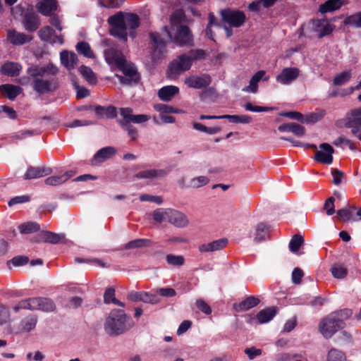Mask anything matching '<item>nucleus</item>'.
Wrapping results in <instances>:
<instances>
[{"mask_svg":"<svg viewBox=\"0 0 361 361\" xmlns=\"http://www.w3.org/2000/svg\"><path fill=\"white\" fill-rule=\"evenodd\" d=\"M133 325L132 319L127 317L123 310L114 309L106 319L104 331L108 335L115 336L123 334Z\"/></svg>","mask_w":361,"mask_h":361,"instance_id":"4","label":"nucleus"},{"mask_svg":"<svg viewBox=\"0 0 361 361\" xmlns=\"http://www.w3.org/2000/svg\"><path fill=\"white\" fill-rule=\"evenodd\" d=\"M244 352L250 360H253L256 357L260 356L262 354V350L261 349L257 348L254 346L245 348Z\"/></svg>","mask_w":361,"mask_h":361,"instance_id":"61","label":"nucleus"},{"mask_svg":"<svg viewBox=\"0 0 361 361\" xmlns=\"http://www.w3.org/2000/svg\"><path fill=\"white\" fill-rule=\"evenodd\" d=\"M18 229L21 233L27 234L37 232L40 229L39 225L36 222H26L20 224Z\"/></svg>","mask_w":361,"mask_h":361,"instance_id":"46","label":"nucleus"},{"mask_svg":"<svg viewBox=\"0 0 361 361\" xmlns=\"http://www.w3.org/2000/svg\"><path fill=\"white\" fill-rule=\"evenodd\" d=\"M184 18L182 10L175 11L171 16V29L164 26L161 32L149 33L150 57L153 63L162 59L166 53V44L173 42L180 46L190 44L192 41V35L187 26L181 25Z\"/></svg>","mask_w":361,"mask_h":361,"instance_id":"1","label":"nucleus"},{"mask_svg":"<svg viewBox=\"0 0 361 361\" xmlns=\"http://www.w3.org/2000/svg\"><path fill=\"white\" fill-rule=\"evenodd\" d=\"M109 23L111 25V34L126 41L128 35L135 37V29L139 26V18L133 13H118L109 17Z\"/></svg>","mask_w":361,"mask_h":361,"instance_id":"3","label":"nucleus"},{"mask_svg":"<svg viewBox=\"0 0 361 361\" xmlns=\"http://www.w3.org/2000/svg\"><path fill=\"white\" fill-rule=\"evenodd\" d=\"M23 23L25 30L30 32L35 31L39 25V18L33 11L25 13Z\"/></svg>","mask_w":361,"mask_h":361,"instance_id":"25","label":"nucleus"},{"mask_svg":"<svg viewBox=\"0 0 361 361\" xmlns=\"http://www.w3.org/2000/svg\"><path fill=\"white\" fill-rule=\"evenodd\" d=\"M166 259L168 264L173 266H181L184 263V258L180 255H168Z\"/></svg>","mask_w":361,"mask_h":361,"instance_id":"59","label":"nucleus"},{"mask_svg":"<svg viewBox=\"0 0 361 361\" xmlns=\"http://www.w3.org/2000/svg\"><path fill=\"white\" fill-rule=\"evenodd\" d=\"M245 109L247 111H252V112H265V111H269L272 109V108H271V107L254 106L250 102L245 104Z\"/></svg>","mask_w":361,"mask_h":361,"instance_id":"63","label":"nucleus"},{"mask_svg":"<svg viewBox=\"0 0 361 361\" xmlns=\"http://www.w3.org/2000/svg\"><path fill=\"white\" fill-rule=\"evenodd\" d=\"M117 150L113 147H106L100 149L94 154L92 161L94 164L103 162L116 154Z\"/></svg>","mask_w":361,"mask_h":361,"instance_id":"26","label":"nucleus"},{"mask_svg":"<svg viewBox=\"0 0 361 361\" xmlns=\"http://www.w3.org/2000/svg\"><path fill=\"white\" fill-rule=\"evenodd\" d=\"M327 361H346V358L343 352L333 348L328 353Z\"/></svg>","mask_w":361,"mask_h":361,"instance_id":"52","label":"nucleus"},{"mask_svg":"<svg viewBox=\"0 0 361 361\" xmlns=\"http://www.w3.org/2000/svg\"><path fill=\"white\" fill-rule=\"evenodd\" d=\"M276 311L274 307H269L261 310L257 314V319L259 324H265L270 322L276 315Z\"/></svg>","mask_w":361,"mask_h":361,"instance_id":"37","label":"nucleus"},{"mask_svg":"<svg viewBox=\"0 0 361 361\" xmlns=\"http://www.w3.org/2000/svg\"><path fill=\"white\" fill-rule=\"evenodd\" d=\"M304 239L301 235H295L289 243L290 250L295 254H299V249L302 245Z\"/></svg>","mask_w":361,"mask_h":361,"instance_id":"50","label":"nucleus"},{"mask_svg":"<svg viewBox=\"0 0 361 361\" xmlns=\"http://www.w3.org/2000/svg\"><path fill=\"white\" fill-rule=\"evenodd\" d=\"M76 50L79 54H81L87 58H94V54L90 44L85 42H80L78 43L76 45Z\"/></svg>","mask_w":361,"mask_h":361,"instance_id":"49","label":"nucleus"},{"mask_svg":"<svg viewBox=\"0 0 361 361\" xmlns=\"http://www.w3.org/2000/svg\"><path fill=\"white\" fill-rule=\"evenodd\" d=\"M60 59L62 65L68 70L71 71L75 68L78 63L77 55L71 51L66 50L62 51L60 54Z\"/></svg>","mask_w":361,"mask_h":361,"instance_id":"22","label":"nucleus"},{"mask_svg":"<svg viewBox=\"0 0 361 361\" xmlns=\"http://www.w3.org/2000/svg\"><path fill=\"white\" fill-rule=\"evenodd\" d=\"M119 123L121 128L126 130L131 140H135L137 137V130L130 123L123 119L119 120Z\"/></svg>","mask_w":361,"mask_h":361,"instance_id":"47","label":"nucleus"},{"mask_svg":"<svg viewBox=\"0 0 361 361\" xmlns=\"http://www.w3.org/2000/svg\"><path fill=\"white\" fill-rule=\"evenodd\" d=\"M166 175V171L163 169H146L138 172L135 176L140 179H155L163 178Z\"/></svg>","mask_w":361,"mask_h":361,"instance_id":"30","label":"nucleus"},{"mask_svg":"<svg viewBox=\"0 0 361 361\" xmlns=\"http://www.w3.org/2000/svg\"><path fill=\"white\" fill-rule=\"evenodd\" d=\"M6 38L8 42L14 46L25 44L32 39V37L31 35L18 32L15 29L7 30Z\"/></svg>","mask_w":361,"mask_h":361,"instance_id":"14","label":"nucleus"},{"mask_svg":"<svg viewBox=\"0 0 361 361\" xmlns=\"http://www.w3.org/2000/svg\"><path fill=\"white\" fill-rule=\"evenodd\" d=\"M154 108L156 111L160 112V113H165V114H178L180 113V111L178 109L173 108L171 106L164 104H157L154 106Z\"/></svg>","mask_w":361,"mask_h":361,"instance_id":"56","label":"nucleus"},{"mask_svg":"<svg viewBox=\"0 0 361 361\" xmlns=\"http://www.w3.org/2000/svg\"><path fill=\"white\" fill-rule=\"evenodd\" d=\"M36 8L42 15L49 16L52 11H56L57 2L56 0H42L36 4Z\"/></svg>","mask_w":361,"mask_h":361,"instance_id":"27","label":"nucleus"},{"mask_svg":"<svg viewBox=\"0 0 361 361\" xmlns=\"http://www.w3.org/2000/svg\"><path fill=\"white\" fill-rule=\"evenodd\" d=\"M346 127L353 130L361 128V107L352 109L346 118Z\"/></svg>","mask_w":361,"mask_h":361,"instance_id":"24","label":"nucleus"},{"mask_svg":"<svg viewBox=\"0 0 361 361\" xmlns=\"http://www.w3.org/2000/svg\"><path fill=\"white\" fill-rule=\"evenodd\" d=\"M128 298L133 302L142 301L152 304H156L159 302V298L157 295L145 291H131L128 293Z\"/></svg>","mask_w":361,"mask_h":361,"instance_id":"15","label":"nucleus"},{"mask_svg":"<svg viewBox=\"0 0 361 361\" xmlns=\"http://www.w3.org/2000/svg\"><path fill=\"white\" fill-rule=\"evenodd\" d=\"M0 92L9 99L14 100L18 95L22 93L23 90L18 85L5 84L0 86Z\"/></svg>","mask_w":361,"mask_h":361,"instance_id":"31","label":"nucleus"},{"mask_svg":"<svg viewBox=\"0 0 361 361\" xmlns=\"http://www.w3.org/2000/svg\"><path fill=\"white\" fill-rule=\"evenodd\" d=\"M309 26L319 38L330 35L335 26L326 18L314 19L309 23Z\"/></svg>","mask_w":361,"mask_h":361,"instance_id":"9","label":"nucleus"},{"mask_svg":"<svg viewBox=\"0 0 361 361\" xmlns=\"http://www.w3.org/2000/svg\"><path fill=\"white\" fill-rule=\"evenodd\" d=\"M58 68L52 63L45 66L34 65L29 67L27 73L32 79L33 90L39 94H45L53 92L56 88V82L54 79L44 78L46 75H55Z\"/></svg>","mask_w":361,"mask_h":361,"instance_id":"2","label":"nucleus"},{"mask_svg":"<svg viewBox=\"0 0 361 361\" xmlns=\"http://www.w3.org/2000/svg\"><path fill=\"white\" fill-rule=\"evenodd\" d=\"M79 72L89 84L94 85L97 83V77L90 68L85 66H81L79 68Z\"/></svg>","mask_w":361,"mask_h":361,"instance_id":"41","label":"nucleus"},{"mask_svg":"<svg viewBox=\"0 0 361 361\" xmlns=\"http://www.w3.org/2000/svg\"><path fill=\"white\" fill-rule=\"evenodd\" d=\"M259 300L258 298L253 296L247 298L238 305H235L234 307L238 312L246 311L258 305Z\"/></svg>","mask_w":361,"mask_h":361,"instance_id":"39","label":"nucleus"},{"mask_svg":"<svg viewBox=\"0 0 361 361\" xmlns=\"http://www.w3.org/2000/svg\"><path fill=\"white\" fill-rule=\"evenodd\" d=\"M298 353H290L287 352H280L274 355V361H293L297 357Z\"/></svg>","mask_w":361,"mask_h":361,"instance_id":"57","label":"nucleus"},{"mask_svg":"<svg viewBox=\"0 0 361 361\" xmlns=\"http://www.w3.org/2000/svg\"><path fill=\"white\" fill-rule=\"evenodd\" d=\"M117 68L122 71L124 75V76L116 75L121 83L131 85L138 82L140 75L136 67L133 63H128L125 60Z\"/></svg>","mask_w":361,"mask_h":361,"instance_id":"8","label":"nucleus"},{"mask_svg":"<svg viewBox=\"0 0 361 361\" xmlns=\"http://www.w3.org/2000/svg\"><path fill=\"white\" fill-rule=\"evenodd\" d=\"M223 21L231 27H238L241 26L245 20V15L243 11L231 9H224L221 11Z\"/></svg>","mask_w":361,"mask_h":361,"instance_id":"10","label":"nucleus"},{"mask_svg":"<svg viewBox=\"0 0 361 361\" xmlns=\"http://www.w3.org/2000/svg\"><path fill=\"white\" fill-rule=\"evenodd\" d=\"M170 208L158 209L153 212V219L159 223L169 222Z\"/></svg>","mask_w":361,"mask_h":361,"instance_id":"43","label":"nucleus"},{"mask_svg":"<svg viewBox=\"0 0 361 361\" xmlns=\"http://www.w3.org/2000/svg\"><path fill=\"white\" fill-rule=\"evenodd\" d=\"M344 323L338 314H330L324 319L319 324L321 334L326 338H331L338 329L343 327Z\"/></svg>","mask_w":361,"mask_h":361,"instance_id":"7","label":"nucleus"},{"mask_svg":"<svg viewBox=\"0 0 361 361\" xmlns=\"http://www.w3.org/2000/svg\"><path fill=\"white\" fill-rule=\"evenodd\" d=\"M299 73V69L297 68H285L276 76V80L282 85H289L298 77Z\"/></svg>","mask_w":361,"mask_h":361,"instance_id":"17","label":"nucleus"},{"mask_svg":"<svg viewBox=\"0 0 361 361\" xmlns=\"http://www.w3.org/2000/svg\"><path fill=\"white\" fill-rule=\"evenodd\" d=\"M37 322V319L35 315L27 316L20 322V330L24 332H29L35 328Z\"/></svg>","mask_w":361,"mask_h":361,"instance_id":"40","label":"nucleus"},{"mask_svg":"<svg viewBox=\"0 0 361 361\" xmlns=\"http://www.w3.org/2000/svg\"><path fill=\"white\" fill-rule=\"evenodd\" d=\"M212 82L209 75H192L185 78V84L190 88L202 89L210 85Z\"/></svg>","mask_w":361,"mask_h":361,"instance_id":"11","label":"nucleus"},{"mask_svg":"<svg viewBox=\"0 0 361 361\" xmlns=\"http://www.w3.org/2000/svg\"><path fill=\"white\" fill-rule=\"evenodd\" d=\"M224 118L235 123H250L252 118L247 115H223Z\"/></svg>","mask_w":361,"mask_h":361,"instance_id":"48","label":"nucleus"},{"mask_svg":"<svg viewBox=\"0 0 361 361\" xmlns=\"http://www.w3.org/2000/svg\"><path fill=\"white\" fill-rule=\"evenodd\" d=\"M104 57L109 65L116 67H118L126 60L121 51L113 47L105 50Z\"/></svg>","mask_w":361,"mask_h":361,"instance_id":"19","label":"nucleus"},{"mask_svg":"<svg viewBox=\"0 0 361 361\" xmlns=\"http://www.w3.org/2000/svg\"><path fill=\"white\" fill-rule=\"evenodd\" d=\"M277 0H258L253 1L249 5V9L253 11H259L262 7L269 8L273 6Z\"/></svg>","mask_w":361,"mask_h":361,"instance_id":"44","label":"nucleus"},{"mask_svg":"<svg viewBox=\"0 0 361 361\" xmlns=\"http://www.w3.org/2000/svg\"><path fill=\"white\" fill-rule=\"evenodd\" d=\"M352 71L345 70L335 75L333 79V84L336 86H341L348 82L352 78Z\"/></svg>","mask_w":361,"mask_h":361,"instance_id":"38","label":"nucleus"},{"mask_svg":"<svg viewBox=\"0 0 361 361\" xmlns=\"http://www.w3.org/2000/svg\"><path fill=\"white\" fill-rule=\"evenodd\" d=\"M179 93V88L174 85H168L161 87L158 92L159 99L164 102L171 101Z\"/></svg>","mask_w":361,"mask_h":361,"instance_id":"28","label":"nucleus"},{"mask_svg":"<svg viewBox=\"0 0 361 361\" xmlns=\"http://www.w3.org/2000/svg\"><path fill=\"white\" fill-rule=\"evenodd\" d=\"M22 66L20 64L14 62H7L4 63L1 68V72L8 76H16L19 75Z\"/></svg>","mask_w":361,"mask_h":361,"instance_id":"35","label":"nucleus"},{"mask_svg":"<svg viewBox=\"0 0 361 361\" xmlns=\"http://www.w3.org/2000/svg\"><path fill=\"white\" fill-rule=\"evenodd\" d=\"M50 168L30 167L24 175V179L38 178L49 175L51 173Z\"/></svg>","mask_w":361,"mask_h":361,"instance_id":"29","label":"nucleus"},{"mask_svg":"<svg viewBox=\"0 0 361 361\" xmlns=\"http://www.w3.org/2000/svg\"><path fill=\"white\" fill-rule=\"evenodd\" d=\"M42 241L56 244L65 238V235L63 233H55L50 231L42 232L39 235Z\"/></svg>","mask_w":361,"mask_h":361,"instance_id":"36","label":"nucleus"},{"mask_svg":"<svg viewBox=\"0 0 361 361\" xmlns=\"http://www.w3.org/2000/svg\"><path fill=\"white\" fill-rule=\"evenodd\" d=\"M356 207L355 206H348L337 211L338 219L343 222L357 221L356 216Z\"/></svg>","mask_w":361,"mask_h":361,"instance_id":"23","label":"nucleus"},{"mask_svg":"<svg viewBox=\"0 0 361 361\" xmlns=\"http://www.w3.org/2000/svg\"><path fill=\"white\" fill-rule=\"evenodd\" d=\"M94 109L99 118H114L116 116V108L112 106H96Z\"/></svg>","mask_w":361,"mask_h":361,"instance_id":"33","label":"nucleus"},{"mask_svg":"<svg viewBox=\"0 0 361 361\" xmlns=\"http://www.w3.org/2000/svg\"><path fill=\"white\" fill-rule=\"evenodd\" d=\"M268 236V228L264 223H259L256 226V233L254 240L257 243L261 242Z\"/></svg>","mask_w":361,"mask_h":361,"instance_id":"42","label":"nucleus"},{"mask_svg":"<svg viewBox=\"0 0 361 361\" xmlns=\"http://www.w3.org/2000/svg\"><path fill=\"white\" fill-rule=\"evenodd\" d=\"M331 272L334 277L338 279H344L348 274L347 269L341 264H334L332 266Z\"/></svg>","mask_w":361,"mask_h":361,"instance_id":"51","label":"nucleus"},{"mask_svg":"<svg viewBox=\"0 0 361 361\" xmlns=\"http://www.w3.org/2000/svg\"><path fill=\"white\" fill-rule=\"evenodd\" d=\"M209 183V178L204 176L195 177L190 180L189 186L193 188H197L207 185Z\"/></svg>","mask_w":361,"mask_h":361,"instance_id":"55","label":"nucleus"},{"mask_svg":"<svg viewBox=\"0 0 361 361\" xmlns=\"http://www.w3.org/2000/svg\"><path fill=\"white\" fill-rule=\"evenodd\" d=\"M205 56V51L202 49H192L180 55L170 63L168 70L169 77L173 79L177 78L183 72L188 71L194 61L202 60Z\"/></svg>","mask_w":361,"mask_h":361,"instance_id":"5","label":"nucleus"},{"mask_svg":"<svg viewBox=\"0 0 361 361\" xmlns=\"http://www.w3.org/2000/svg\"><path fill=\"white\" fill-rule=\"evenodd\" d=\"M228 243L227 238H223L209 243L200 245L198 250L200 252L219 251L224 248Z\"/></svg>","mask_w":361,"mask_h":361,"instance_id":"20","label":"nucleus"},{"mask_svg":"<svg viewBox=\"0 0 361 361\" xmlns=\"http://www.w3.org/2000/svg\"><path fill=\"white\" fill-rule=\"evenodd\" d=\"M11 321L10 310L8 307L0 304V325L7 324Z\"/></svg>","mask_w":361,"mask_h":361,"instance_id":"53","label":"nucleus"},{"mask_svg":"<svg viewBox=\"0 0 361 361\" xmlns=\"http://www.w3.org/2000/svg\"><path fill=\"white\" fill-rule=\"evenodd\" d=\"M39 38L50 44H63L62 35H56L55 31L49 26H45L40 29L38 32Z\"/></svg>","mask_w":361,"mask_h":361,"instance_id":"16","label":"nucleus"},{"mask_svg":"<svg viewBox=\"0 0 361 361\" xmlns=\"http://www.w3.org/2000/svg\"><path fill=\"white\" fill-rule=\"evenodd\" d=\"M188 239L184 236H172V237H170L169 238L166 240V243L168 244V245H178V244H182V243H188Z\"/></svg>","mask_w":361,"mask_h":361,"instance_id":"62","label":"nucleus"},{"mask_svg":"<svg viewBox=\"0 0 361 361\" xmlns=\"http://www.w3.org/2000/svg\"><path fill=\"white\" fill-rule=\"evenodd\" d=\"M334 145L336 146H341L342 145H345L348 146L351 150H355L356 148L355 144L350 140L343 136L338 137L334 142Z\"/></svg>","mask_w":361,"mask_h":361,"instance_id":"60","label":"nucleus"},{"mask_svg":"<svg viewBox=\"0 0 361 361\" xmlns=\"http://www.w3.org/2000/svg\"><path fill=\"white\" fill-rule=\"evenodd\" d=\"M133 109L128 107L119 109V114L122 119L130 123L141 124L148 121L151 118L149 115L133 114Z\"/></svg>","mask_w":361,"mask_h":361,"instance_id":"12","label":"nucleus"},{"mask_svg":"<svg viewBox=\"0 0 361 361\" xmlns=\"http://www.w3.org/2000/svg\"><path fill=\"white\" fill-rule=\"evenodd\" d=\"M319 149L315 152V161L322 164H331L333 162L334 148L328 143H322L319 145Z\"/></svg>","mask_w":361,"mask_h":361,"instance_id":"13","label":"nucleus"},{"mask_svg":"<svg viewBox=\"0 0 361 361\" xmlns=\"http://www.w3.org/2000/svg\"><path fill=\"white\" fill-rule=\"evenodd\" d=\"M15 312L22 309L30 310H39L44 312H51L55 309L53 301L45 298H32L22 300L13 307Z\"/></svg>","mask_w":361,"mask_h":361,"instance_id":"6","label":"nucleus"},{"mask_svg":"<svg viewBox=\"0 0 361 361\" xmlns=\"http://www.w3.org/2000/svg\"><path fill=\"white\" fill-rule=\"evenodd\" d=\"M269 76H266L264 71H259L251 78L249 85L243 88V91L249 93H257L258 91V83L261 80L267 81Z\"/></svg>","mask_w":361,"mask_h":361,"instance_id":"18","label":"nucleus"},{"mask_svg":"<svg viewBox=\"0 0 361 361\" xmlns=\"http://www.w3.org/2000/svg\"><path fill=\"white\" fill-rule=\"evenodd\" d=\"M67 180L66 176H52L45 179L44 182L46 185L51 186H56L65 183Z\"/></svg>","mask_w":361,"mask_h":361,"instance_id":"54","label":"nucleus"},{"mask_svg":"<svg viewBox=\"0 0 361 361\" xmlns=\"http://www.w3.org/2000/svg\"><path fill=\"white\" fill-rule=\"evenodd\" d=\"M278 129L281 132H291L298 137H301L305 134L304 127L297 123L283 124Z\"/></svg>","mask_w":361,"mask_h":361,"instance_id":"34","label":"nucleus"},{"mask_svg":"<svg viewBox=\"0 0 361 361\" xmlns=\"http://www.w3.org/2000/svg\"><path fill=\"white\" fill-rule=\"evenodd\" d=\"M345 25L361 27V11L347 16L344 20Z\"/></svg>","mask_w":361,"mask_h":361,"instance_id":"45","label":"nucleus"},{"mask_svg":"<svg viewBox=\"0 0 361 361\" xmlns=\"http://www.w3.org/2000/svg\"><path fill=\"white\" fill-rule=\"evenodd\" d=\"M197 307L206 314H210L212 313V309L209 305L202 299H198L196 301Z\"/></svg>","mask_w":361,"mask_h":361,"instance_id":"64","label":"nucleus"},{"mask_svg":"<svg viewBox=\"0 0 361 361\" xmlns=\"http://www.w3.org/2000/svg\"><path fill=\"white\" fill-rule=\"evenodd\" d=\"M343 0H327L319 6V11L326 13L339 9L343 4Z\"/></svg>","mask_w":361,"mask_h":361,"instance_id":"32","label":"nucleus"},{"mask_svg":"<svg viewBox=\"0 0 361 361\" xmlns=\"http://www.w3.org/2000/svg\"><path fill=\"white\" fill-rule=\"evenodd\" d=\"M187 216L182 212L170 209L169 223L173 224L178 228L185 227L188 224Z\"/></svg>","mask_w":361,"mask_h":361,"instance_id":"21","label":"nucleus"},{"mask_svg":"<svg viewBox=\"0 0 361 361\" xmlns=\"http://www.w3.org/2000/svg\"><path fill=\"white\" fill-rule=\"evenodd\" d=\"M326 114L325 110L319 109L314 113H312L306 116L305 121L307 123H316L322 118Z\"/></svg>","mask_w":361,"mask_h":361,"instance_id":"58","label":"nucleus"}]
</instances>
